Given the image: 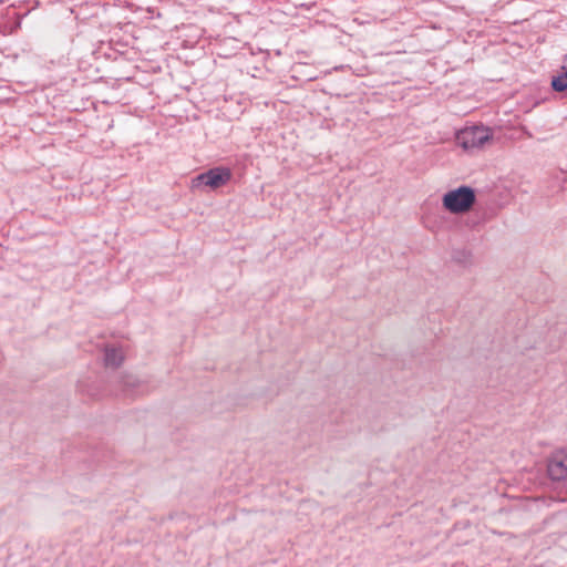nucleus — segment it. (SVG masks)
Wrapping results in <instances>:
<instances>
[{
    "mask_svg": "<svg viewBox=\"0 0 567 567\" xmlns=\"http://www.w3.org/2000/svg\"><path fill=\"white\" fill-rule=\"evenodd\" d=\"M475 202V190L470 186H460L450 189L442 196L443 208L453 215H464L468 213Z\"/></svg>",
    "mask_w": 567,
    "mask_h": 567,
    "instance_id": "f257e3e1",
    "label": "nucleus"
},
{
    "mask_svg": "<svg viewBox=\"0 0 567 567\" xmlns=\"http://www.w3.org/2000/svg\"><path fill=\"white\" fill-rule=\"evenodd\" d=\"M493 140V132L486 126H468L456 133V143L464 151L483 148Z\"/></svg>",
    "mask_w": 567,
    "mask_h": 567,
    "instance_id": "f03ea898",
    "label": "nucleus"
},
{
    "mask_svg": "<svg viewBox=\"0 0 567 567\" xmlns=\"http://www.w3.org/2000/svg\"><path fill=\"white\" fill-rule=\"evenodd\" d=\"M231 177V172L225 167L213 168L204 174L198 175L192 183V187L199 189L208 187L210 189H217L226 185Z\"/></svg>",
    "mask_w": 567,
    "mask_h": 567,
    "instance_id": "7ed1b4c3",
    "label": "nucleus"
},
{
    "mask_svg": "<svg viewBox=\"0 0 567 567\" xmlns=\"http://www.w3.org/2000/svg\"><path fill=\"white\" fill-rule=\"evenodd\" d=\"M563 69H567V54L565 55V59H564V65H563Z\"/></svg>",
    "mask_w": 567,
    "mask_h": 567,
    "instance_id": "0eeeda50",
    "label": "nucleus"
},
{
    "mask_svg": "<svg viewBox=\"0 0 567 567\" xmlns=\"http://www.w3.org/2000/svg\"><path fill=\"white\" fill-rule=\"evenodd\" d=\"M548 474L553 480L567 478V454L558 453L548 463Z\"/></svg>",
    "mask_w": 567,
    "mask_h": 567,
    "instance_id": "20e7f679",
    "label": "nucleus"
},
{
    "mask_svg": "<svg viewBox=\"0 0 567 567\" xmlns=\"http://www.w3.org/2000/svg\"><path fill=\"white\" fill-rule=\"evenodd\" d=\"M124 361V353L121 349L106 348L104 354V363L107 368L116 369Z\"/></svg>",
    "mask_w": 567,
    "mask_h": 567,
    "instance_id": "39448f33",
    "label": "nucleus"
},
{
    "mask_svg": "<svg viewBox=\"0 0 567 567\" xmlns=\"http://www.w3.org/2000/svg\"><path fill=\"white\" fill-rule=\"evenodd\" d=\"M564 72L551 79V87L556 92H564L567 90V69Z\"/></svg>",
    "mask_w": 567,
    "mask_h": 567,
    "instance_id": "423d86ee",
    "label": "nucleus"
}]
</instances>
